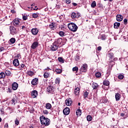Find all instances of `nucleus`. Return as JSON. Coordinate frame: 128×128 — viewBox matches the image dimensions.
I'll use <instances>...</instances> for the list:
<instances>
[{
	"mask_svg": "<svg viewBox=\"0 0 128 128\" xmlns=\"http://www.w3.org/2000/svg\"><path fill=\"white\" fill-rule=\"evenodd\" d=\"M115 98L116 102H118L120 100V94L116 93L115 95Z\"/></svg>",
	"mask_w": 128,
	"mask_h": 128,
	"instance_id": "obj_19",
	"label": "nucleus"
},
{
	"mask_svg": "<svg viewBox=\"0 0 128 128\" xmlns=\"http://www.w3.org/2000/svg\"><path fill=\"white\" fill-rule=\"evenodd\" d=\"M72 70L73 72H78V68L75 66L72 68Z\"/></svg>",
	"mask_w": 128,
	"mask_h": 128,
	"instance_id": "obj_41",
	"label": "nucleus"
},
{
	"mask_svg": "<svg viewBox=\"0 0 128 128\" xmlns=\"http://www.w3.org/2000/svg\"><path fill=\"white\" fill-rule=\"evenodd\" d=\"M13 64L14 66H18L20 64V62H18V60L15 59L13 61Z\"/></svg>",
	"mask_w": 128,
	"mask_h": 128,
	"instance_id": "obj_17",
	"label": "nucleus"
},
{
	"mask_svg": "<svg viewBox=\"0 0 128 128\" xmlns=\"http://www.w3.org/2000/svg\"><path fill=\"white\" fill-rule=\"evenodd\" d=\"M32 16L34 18H37L38 17V13H34L32 15Z\"/></svg>",
	"mask_w": 128,
	"mask_h": 128,
	"instance_id": "obj_33",
	"label": "nucleus"
},
{
	"mask_svg": "<svg viewBox=\"0 0 128 128\" xmlns=\"http://www.w3.org/2000/svg\"><path fill=\"white\" fill-rule=\"evenodd\" d=\"M38 46V42H34L32 44L31 48H32V50H36V48Z\"/></svg>",
	"mask_w": 128,
	"mask_h": 128,
	"instance_id": "obj_10",
	"label": "nucleus"
},
{
	"mask_svg": "<svg viewBox=\"0 0 128 128\" xmlns=\"http://www.w3.org/2000/svg\"><path fill=\"white\" fill-rule=\"evenodd\" d=\"M87 118V120H88V122H90V120H92V118L91 116H88L86 117Z\"/></svg>",
	"mask_w": 128,
	"mask_h": 128,
	"instance_id": "obj_39",
	"label": "nucleus"
},
{
	"mask_svg": "<svg viewBox=\"0 0 128 128\" xmlns=\"http://www.w3.org/2000/svg\"><path fill=\"white\" fill-rule=\"evenodd\" d=\"M103 84L104 86H110V81L108 80H105L104 81Z\"/></svg>",
	"mask_w": 128,
	"mask_h": 128,
	"instance_id": "obj_28",
	"label": "nucleus"
},
{
	"mask_svg": "<svg viewBox=\"0 0 128 128\" xmlns=\"http://www.w3.org/2000/svg\"><path fill=\"white\" fill-rule=\"evenodd\" d=\"M21 68H24V64H22L20 65Z\"/></svg>",
	"mask_w": 128,
	"mask_h": 128,
	"instance_id": "obj_56",
	"label": "nucleus"
},
{
	"mask_svg": "<svg viewBox=\"0 0 128 128\" xmlns=\"http://www.w3.org/2000/svg\"><path fill=\"white\" fill-rule=\"evenodd\" d=\"M56 84H60V78H56L55 80Z\"/></svg>",
	"mask_w": 128,
	"mask_h": 128,
	"instance_id": "obj_44",
	"label": "nucleus"
},
{
	"mask_svg": "<svg viewBox=\"0 0 128 128\" xmlns=\"http://www.w3.org/2000/svg\"><path fill=\"white\" fill-rule=\"evenodd\" d=\"M78 106H80V102L78 103Z\"/></svg>",
	"mask_w": 128,
	"mask_h": 128,
	"instance_id": "obj_64",
	"label": "nucleus"
},
{
	"mask_svg": "<svg viewBox=\"0 0 128 128\" xmlns=\"http://www.w3.org/2000/svg\"><path fill=\"white\" fill-rule=\"evenodd\" d=\"M113 60H118V58H114L113 59Z\"/></svg>",
	"mask_w": 128,
	"mask_h": 128,
	"instance_id": "obj_58",
	"label": "nucleus"
},
{
	"mask_svg": "<svg viewBox=\"0 0 128 128\" xmlns=\"http://www.w3.org/2000/svg\"><path fill=\"white\" fill-rule=\"evenodd\" d=\"M46 110H50L52 108V104L50 103H47L46 106Z\"/></svg>",
	"mask_w": 128,
	"mask_h": 128,
	"instance_id": "obj_29",
	"label": "nucleus"
},
{
	"mask_svg": "<svg viewBox=\"0 0 128 128\" xmlns=\"http://www.w3.org/2000/svg\"><path fill=\"white\" fill-rule=\"evenodd\" d=\"M60 48V46L55 43L54 42L50 46V50L52 52H56L58 50V48Z\"/></svg>",
	"mask_w": 128,
	"mask_h": 128,
	"instance_id": "obj_3",
	"label": "nucleus"
},
{
	"mask_svg": "<svg viewBox=\"0 0 128 128\" xmlns=\"http://www.w3.org/2000/svg\"><path fill=\"white\" fill-rule=\"evenodd\" d=\"M108 56L110 58V60H112V58H114V53L108 52Z\"/></svg>",
	"mask_w": 128,
	"mask_h": 128,
	"instance_id": "obj_26",
	"label": "nucleus"
},
{
	"mask_svg": "<svg viewBox=\"0 0 128 128\" xmlns=\"http://www.w3.org/2000/svg\"><path fill=\"white\" fill-rule=\"evenodd\" d=\"M13 24L15 26H18V24H20V20H18V18H15L14 20Z\"/></svg>",
	"mask_w": 128,
	"mask_h": 128,
	"instance_id": "obj_16",
	"label": "nucleus"
},
{
	"mask_svg": "<svg viewBox=\"0 0 128 128\" xmlns=\"http://www.w3.org/2000/svg\"><path fill=\"white\" fill-rule=\"evenodd\" d=\"M40 121L42 124H44L46 126H48L50 124V120L48 118H45L44 116H40Z\"/></svg>",
	"mask_w": 128,
	"mask_h": 128,
	"instance_id": "obj_1",
	"label": "nucleus"
},
{
	"mask_svg": "<svg viewBox=\"0 0 128 128\" xmlns=\"http://www.w3.org/2000/svg\"><path fill=\"white\" fill-rule=\"evenodd\" d=\"M26 28V26H22V30H24V28Z\"/></svg>",
	"mask_w": 128,
	"mask_h": 128,
	"instance_id": "obj_62",
	"label": "nucleus"
},
{
	"mask_svg": "<svg viewBox=\"0 0 128 128\" xmlns=\"http://www.w3.org/2000/svg\"><path fill=\"white\" fill-rule=\"evenodd\" d=\"M8 90L9 92H12V90L10 88H8Z\"/></svg>",
	"mask_w": 128,
	"mask_h": 128,
	"instance_id": "obj_60",
	"label": "nucleus"
},
{
	"mask_svg": "<svg viewBox=\"0 0 128 128\" xmlns=\"http://www.w3.org/2000/svg\"><path fill=\"white\" fill-rule=\"evenodd\" d=\"M32 86H36L38 84V78H34L31 82Z\"/></svg>",
	"mask_w": 128,
	"mask_h": 128,
	"instance_id": "obj_12",
	"label": "nucleus"
},
{
	"mask_svg": "<svg viewBox=\"0 0 128 128\" xmlns=\"http://www.w3.org/2000/svg\"><path fill=\"white\" fill-rule=\"evenodd\" d=\"M31 96L33 98H36L38 96V91L34 90L32 92Z\"/></svg>",
	"mask_w": 128,
	"mask_h": 128,
	"instance_id": "obj_13",
	"label": "nucleus"
},
{
	"mask_svg": "<svg viewBox=\"0 0 128 128\" xmlns=\"http://www.w3.org/2000/svg\"><path fill=\"white\" fill-rule=\"evenodd\" d=\"M88 94H90V91H84V98H86L88 96Z\"/></svg>",
	"mask_w": 128,
	"mask_h": 128,
	"instance_id": "obj_23",
	"label": "nucleus"
},
{
	"mask_svg": "<svg viewBox=\"0 0 128 128\" xmlns=\"http://www.w3.org/2000/svg\"><path fill=\"white\" fill-rule=\"evenodd\" d=\"M75 60H77V61L78 60H80V56H76V57Z\"/></svg>",
	"mask_w": 128,
	"mask_h": 128,
	"instance_id": "obj_55",
	"label": "nucleus"
},
{
	"mask_svg": "<svg viewBox=\"0 0 128 128\" xmlns=\"http://www.w3.org/2000/svg\"><path fill=\"white\" fill-rule=\"evenodd\" d=\"M54 72L57 74H62V70L60 69V68H56V69H55Z\"/></svg>",
	"mask_w": 128,
	"mask_h": 128,
	"instance_id": "obj_24",
	"label": "nucleus"
},
{
	"mask_svg": "<svg viewBox=\"0 0 128 128\" xmlns=\"http://www.w3.org/2000/svg\"><path fill=\"white\" fill-rule=\"evenodd\" d=\"M68 28H69V30H71V32H76L78 28V26H76V24L72 22L69 23L68 25Z\"/></svg>",
	"mask_w": 128,
	"mask_h": 128,
	"instance_id": "obj_2",
	"label": "nucleus"
},
{
	"mask_svg": "<svg viewBox=\"0 0 128 128\" xmlns=\"http://www.w3.org/2000/svg\"><path fill=\"white\" fill-rule=\"evenodd\" d=\"M5 74L6 76H10V72L6 70Z\"/></svg>",
	"mask_w": 128,
	"mask_h": 128,
	"instance_id": "obj_45",
	"label": "nucleus"
},
{
	"mask_svg": "<svg viewBox=\"0 0 128 128\" xmlns=\"http://www.w3.org/2000/svg\"><path fill=\"white\" fill-rule=\"evenodd\" d=\"M70 108L66 107L64 110H63V114H65V116H68L70 114Z\"/></svg>",
	"mask_w": 128,
	"mask_h": 128,
	"instance_id": "obj_7",
	"label": "nucleus"
},
{
	"mask_svg": "<svg viewBox=\"0 0 128 128\" xmlns=\"http://www.w3.org/2000/svg\"><path fill=\"white\" fill-rule=\"evenodd\" d=\"M80 14L79 12L76 13L74 12H73L71 14V18H80Z\"/></svg>",
	"mask_w": 128,
	"mask_h": 128,
	"instance_id": "obj_6",
	"label": "nucleus"
},
{
	"mask_svg": "<svg viewBox=\"0 0 128 128\" xmlns=\"http://www.w3.org/2000/svg\"><path fill=\"white\" fill-rule=\"evenodd\" d=\"M98 38H100L102 40H106V36L104 34H102L99 36Z\"/></svg>",
	"mask_w": 128,
	"mask_h": 128,
	"instance_id": "obj_22",
	"label": "nucleus"
},
{
	"mask_svg": "<svg viewBox=\"0 0 128 128\" xmlns=\"http://www.w3.org/2000/svg\"><path fill=\"white\" fill-rule=\"evenodd\" d=\"M12 104H16V100H14V98L12 99Z\"/></svg>",
	"mask_w": 128,
	"mask_h": 128,
	"instance_id": "obj_50",
	"label": "nucleus"
},
{
	"mask_svg": "<svg viewBox=\"0 0 128 128\" xmlns=\"http://www.w3.org/2000/svg\"><path fill=\"white\" fill-rule=\"evenodd\" d=\"M110 64H114V62L112 60L110 61Z\"/></svg>",
	"mask_w": 128,
	"mask_h": 128,
	"instance_id": "obj_57",
	"label": "nucleus"
},
{
	"mask_svg": "<svg viewBox=\"0 0 128 128\" xmlns=\"http://www.w3.org/2000/svg\"><path fill=\"white\" fill-rule=\"evenodd\" d=\"M22 20H28V16L22 15Z\"/></svg>",
	"mask_w": 128,
	"mask_h": 128,
	"instance_id": "obj_43",
	"label": "nucleus"
},
{
	"mask_svg": "<svg viewBox=\"0 0 128 128\" xmlns=\"http://www.w3.org/2000/svg\"><path fill=\"white\" fill-rule=\"evenodd\" d=\"M4 128H8V123H6L4 125Z\"/></svg>",
	"mask_w": 128,
	"mask_h": 128,
	"instance_id": "obj_54",
	"label": "nucleus"
},
{
	"mask_svg": "<svg viewBox=\"0 0 128 128\" xmlns=\"http://www.w3.org/2000/svg\"><path fill=\"white\" fill-rule=\"evenodd\" d=\"M66 4H70V2H72V1H70V0H66Z\"/></svg>",
	"mask_w": 128,
	"mask_h": 128,
	"instance_id": "obj_53",
	"label": "nucleus"
},
{
	"mask_svg": "<svg viewBox=\"0 0 128 128\" xmlns=\"http://www.w3.org/2000/svg\"><path fill=\"white\" fill-rule=\"evenodd\" d=\"M27 74H28L30 76H34V72L32 71H28Z\"/></svg>",
	"mask_w": 128,
	"mask_h": 128,
	"instance_id": "obj_36",
	"label": "nucleus"
},
{
	"mask_svg": "<svg viewBox=\"0 0 128 128\" xmlns=\"http://www.w3.org/2000/svg\"><path fill=\"white\" fill-rule=\"evenodd\" d=\"M44 76L45 78H50V74L48 72H46L44 74Z\"/></svg>",
	"mask_w": 128,
	"mask_h": 128,
	"instance_id": "obj_32",
	"label": "nucleus"
},
{
	"mask_svg": "<svg viewBox=\"0 0 128 128\" xmlns=\"http://www.w3.org/2000/svg\"><path fill=\"white\" fill-rule=\"evenodd\" d=\"M34 6V4H33L31 5L32 6Z\"/></svg>",
	"mask_w": 128,
	"mask_h": 128,
	"instance_id": "obj_63",
	"label": "nucleus"
},
{
	"mask_svg": "<svg viewBox=\"0 0 128 128\" xmlns=\"http://www.w3.org/2000/svg\"><path fill=\"white\" fill-rule=\"evenodd\" d=\"M43 114H48V110H43Z\"/></svg>",
	"mask_w": 128,
	"mask_h": 128,
	"instance_id": "obj_46",
	"label": "nucleus"
},
{
	"mask_svg": "<svg viewBox=\"0 0 128 128\" xmlns=\"http://www.w3.org/2000/svg\"><path fill=\"white\" fill-rule=\"evenodd\" d=\"M18 83L14 82L12 84V89L13 90H18Z\"/></svg>",
	"mask_w": 128,
	"mask_h": 128,
	"instance_id": "obj_11",
	"label": "nucleus"
},
{
	"mask_svg": "<svg viewBox=\"0 0 128 128\" xmlns=\"http://www.w3.org/2000/svg\"><path fill=\"white\" fill-rule=\"evenodd\" d=\"M92 88L94 90H96L98 88V85L96 82H93L92 84Z\"/></svg>",
	"mask_w": 128,
	"mask_h": 128,
	"instance_id": "obj_21",
	"label": "nucleus"
},
{
	"mask_svg": "<svg viewBox=\"0 0 128 128\" xmlns=\"http://www.w3.org/2000/svg\"><path fill=\"white\" fill-rule=\"evenodd\" d=\"M74 93L76 96H78L80 94V88H76L74 89Z\"/></svg>",
	"mask_w": 128,
	"mask_h": 128,
	"instance_id": "obj_20",
	"label": "nucleus"
},
{
	"mask_svg": "<svg viewBox=\"0 0 128 128\" xmlns=\"http://www.w3.org/2000/svg\"><path fill=\"white\" fill-rule=\"evenodd\" d=\"M76 114L78 116H82V110L80 109H78L76 111Z\"/></svg>",
	"mask_w": 128,
	"mask_h": 128,
	"instance_id": "obj_27",
	"label": "nucleus"
},
{
	"mask_svg": "<svg viewBox=\"0 0 128 128\" xmlns=\"http://www.w3.org/2000/svg\"><path fill=\"white\" fill-rule=\"evenodd\" d=\"M124 77V76L122 74H120L118 76V78H119V80H123Z\"/></svg>",
	"mask_w": 128,
	"mask_h": 128,
	"instance_id": "obj_40",
	"label": "nucleus"
},
{
	"mask_svg": "<svg viewBox=\"0 0 128 128\" xmlns=\"http://www.w3.org/2000/svg\"><path fill=\"white\" fill-rule=\"evenodd\" d=\"M14 122L15 124H16V126H18V124H20V121L18 120V118H16Z\"/></svg>",
	"mask_w": 128,
	"mask_h": 128,
	"instance_id": "obj_42",
	"label": "nucleus"
},
{
	"mask_svg": "<svg viewBox=\"0 0 128 128\" xmlns=\"http://www.w3.org/2000/svg\"><path fill=\"white\" fill-rule=\"evenodd\" d=\"M3 50H4V47H0V52H2Z\"/></svg>",
	"mask_w": 128,
	"mask_h": 128,
	"instance_id": "obj_51",
	"label": "nucleus"
},
{
	"mask_svg": "<svg viewBox=\"0 0 128 128\" xmlns=\"http://www.w3.org/2000/svg\"><path fill=\"white\" fill-rule=\"evenodd\" d=\"M123 18L124 17H122V16L120 14H117L116 16V20L117 22H122Z\"/></svg>",
	"mask_w": 128,
	"mask_h": 128,
	"instance_id": "obj_15",
	"label": "nucleus"
},
{
	"mask_svg": "<svg viewBox=\"0 0 128 128\" xmlns=\"http://www.w3.org/2000/svg\"><path fill=\"white\" fill-rule=\"evenodd\" d=\"M77 4L76 3H73V6H76Z\"/></svg>",
	"mask_w": 128,
	"mask_h": 128,
	"instance_id": "obj_59",
	"label": "nucleus"
},
{
	"mask_svg": "<svg viewBox=\"0 0 128 128\" xmlns=\"http://www.w3.org/2000/svg\"><path fill=\"white\" fill-rule=\"evenodd\" d=\"M47 91L48 92L52 94L54 92V88L52 86H50L48 88Z\"/></svg>",
	"mask_w": 128,
	"mask_h": 128,
	"instance_id": "obj_14",
	"label": "nucleus"
},
{
	"mask_svg": "<svg viewBox=\"0 0 128 128\" xmlns=\"http://www.w3.org/2000/svg\"><path fill=\"white\" fill-rule=\"evenodd\" d=\"M10 42L12 44H14L16 42V38H12L10 40Z\"/></svg>",
	"mask_w": 128,
	"mask_h": 128,
	"instance_id": "obj_31",
	"label": "nucleus"
},
{
	"mask_svg": "<svg viewBox=\"0 0 128 128\" xmlns=\"http://www.w3.org/2000/svg\"><path fill=\"white\" fill-rule=\"evenodd\" d=\"M96 1H93L91 4V7L94 8H96Z\"/></svg>",
	"mask_w": 128,
	"mask_h": 128,
	"instance_id": "obj_34",
	"label": "nucleus"
},
{
	"mask_svg": "<svg viewBox=\"0 0 128 128\" xmlns=\"http://www.w3.org/2000/svg\"><path fill=\"white\" fill-rule=\"evenodd\" d=\"M88 70V64H84L80 68V72H86Z\"/></svg>",
	"mask_w": 128,
	"mask_h": 128,
	"instance_id": "obj_5",
	"label": "nucleus"
},
{
	"mask_svg": "<svg viewBox=\"0 0 128 128\" xmlns=\"http://www.w3.org/2000/svg\"><path fill=\"white\" fill-rule=\"evenodd\" d=\"M120 26V23L116 22L114 23V28H118Z\"/></svg>",
	"mask_w": 128,
	"mask_h": 128,
	"instance_id": "obj_25",
	"label": "nucleus"
},
{
	"mask_svg": "<svg viewBox=\"0 0 128 128\" xmlns=\"http://www.w3.org/2000/svg\"><path fill=\"white\" fill-rule=\"evenodd\" d=\"M62 39L58 38L56 40V41H55L54 42L60 46V44H62Z\"/></svg>",
	"mask_w": 128,
	"mask_h": 128,
	"instance_id": "obj_18",
	"label": "nucleus"
},
{
	"mask_svg": "<svg viewBox=\"0 0 128 128\" xmlns=\"http://www.w3.org/2000/svg\"><path fill=\"white\" fill-rule=\"evenodd\" d=\"M16 58H19L20 59L21 58V56L20 55V54H17V56H16Z\"/></svg>",
	"mask_w": 128,
	"mask_h": 128,
	"instance_id": "obj_49",
	"label": "nucleus"
},
{
	"mask_svg": "<svg viewBox=\"0 0 128 128\" xmlns=\"http://www.w3.org/2000/svg\"><path fill=\"white\" fill-rule=\"evenodd\" d=\"M97 50H98V51L102 50V46H99L98 47Z\"/></svg>",
	"mask_w": 128,
	"mask_h": 128,
	"instance_id": "obj_52",
	"label": "nucleus"
},
{
	"mask_svg": "<svg viewBox=\"0 0 128 128\" xmlns=\"http://www.w3.org/2000/svg\"><path fill=\"white\" fill-rule=\"evenodd\" d=\"M65 104L66 106H72V99L68 98L65 100Z\"/></svg>",
	"mask_w": 128,
	"mask_h": 128,
	"instance_id": "obj_8",
	"label": "nucleus"
},
{
	"mask_svg": "<svg viewBox=\"0 0 128 128\" xmlns=\"http://www.w3.org/2000/svg\"><path fill=\"white\" fill-rule=\"evenodd\" d=\"M6 78V74L4 72H2L0 73V78Z\"/></svg>",
	"mask_w": 128,
	"mask_h": 128,
	"instance_id": "obj_30",
	"label": "nucleus"
},
{
	"mask_svg": "<svg viewBox=\"0 0 128 128\" xmlns=\"http://www.w3.org/2000/svg\"><path fill=\"white\" fill-rule=\"evenodd\" d=\"M120 116H124V113H122L120 114Z\"/></svg>",
	"mask_w": 128,
	"mask_h": 128,
	"instance_id": "obj_61",
	"label": "nucleus"
},
{
	"mask_svg": "<svg viewBox=\"0 0 128 128\" xmlns=\"http://www.w3.org/2000/svg\"><path fill=\"white\" fill-rule=\"evenodd\" d=\"M124 24H128V19L124 18Z\"/></svg>",
	"mask_w": 128,
	"mask_h": 128,
	"instance_id": "obj_48",
	"label": "nucleus"
},
{
	"mask_svg": "<svg viewBox=\"0 0 128 128\" xmlns=\"http://www.w3.org/2000/svg\"><path fill=\"white\" fill-rule=\"evenodd\" d=\"M108 102V99H104L102 100V102H104V104H106V102Z\"/></svg>",
	"mask_w": 128,
	"mask_h": 128,
	"instance_id": "obj_47",
	"label": "nucleus"
},
{
	"mask_svg": "<svg viewBox=\"0 0 128 128\" xmlns=\"http://www.w3.org/2000/svg\"><path fill=\"white\" fill-rule=\"evenodd\" d=\"M96 78H100L102 76V74L100 72H96L95 74Z\"/></svg>",
	"mask_w": 128,
	"mask_h": 128,
	"instance_id": "obj_35",
	"label": "nucleus"
},
{
	"mask_svg": "<svg viewBox=\"0 0 128 128\" xmlns=\"http://www.w3.org/2000/svg\"><path fill=\"white\" fill-rule=\"evenodd\" d=\"M58 60L60 62H62V64H64V59H62V58L59 57L58 58Z\"/></svg>",
	"mask_w": 128,
	"mask_h": 128,
	"instance_id": "obj_38",
	"label": "nucleus"
},
{
	"mask_svg": "<svg viewBox=\"0 0 128 128\" xmlns=\"http://www.w3.org/2000/svg\"><path fill=\"white\" fill-rule=\"evenodd\" d=\"M58 34L60 36H64V32L62 31H60L58 32Z\"/></svg>",
	"mask_w": 128,
	"mask_h": 128,
	"instance_id": "obj_37",
	"label": "nucleus"
},
{
	"mask_svg": "<svg viewBox=\"0 0 128 128\" xmlns=\"http://www.w3.org/2000/svg\"><path fill=\"white\" fill-rule=\"evenodd\" d=\"M10 31L11 34L12 36H14V34H16V28H14V26H11L10 28Z\"/></svg>",
	"mask_w": 128,
	"mask_h": 128,
	"instance_id": "obj_4",
	"label": "nucleus"
},
{
	"mask_svg": "<svg viewBox=\"0 0 128 128\" xmlns=\"http://www.w3.org/2000/svg\"><path fill=\"white\" fill-rule=\"evenodd\" d=\"M31 32L32 34H34V36H36V34H38V29L36 28H32L31 30Z\"/></svg>",
	"mask_w": 128,
	"mask_h": 128,
	"instance_id": "obj_9",
	"label": "nucleus"
}]
</instances>
